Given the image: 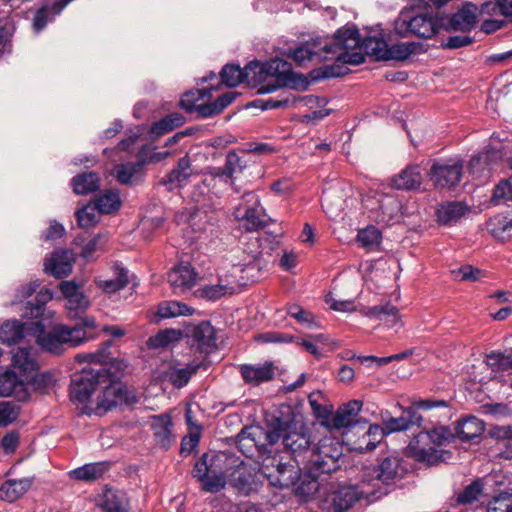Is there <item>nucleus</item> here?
I'll return each instance as SVG.
<instances>
[{
	"mask_svg": "<svg viewBox=\"0 0 512 512\" xmlns=\"http://www.w3.org/2000/svg\"><path fill=\"white\" fill-rule=\"evenodd\" d=\"M282 443L293 459L283 462L278 455H268L262 459L259 474L275 487H290L301 480L300 463L310 446L308 429L302 421L292 420L284 424Z\"/></svg>",
	"mask_w": 512,
	"mask_h": 512,
	"instance_id": "obj_1",
	"label": "nucleus"
},
{
	"mask_svg": "<svg viewBox=\"0 0 512 512\" xmlns=\"http://www.w3.org/2000/svg\"><path fill=\"white\" fill-rule=\"evenodd\" d=\"M326 51L333 52L331 58L345 64L358 65L365 61V55L376 60H385L388 44L382 37L360 39L356 28H341L334 37L333 44H326Z\"/></svg>",
	"mask_w": 512,
	"mask_h": 512,
	"instance_id": "obj_2",
	"label": "nucleus"
},
{
	"mask_svg": "<svg viewBox=\"0 0 512 512\" xmlns=\"http://www.w3.org/2000/svg\"><path fill=\"white\" fill-rule=\"evenodd\" d=\"M453 438L452 431L446 426L421 431L408 445L407 455L417 462L436 465L449 457V453L442 446L449 444Z\"/></svg>",
	"mask_w": 512,
	"mask_h": 512,
	"instance_id": "obj_3",
	"label": "nucleus"
},
{
	"mask_svg": "<svg viewBox=\"0 0 512 512\" xmlns=\"http://www.w3.org/2000/svg\"><path fill=\"white\" fill-rule=\"evenodd\" d=\"M114 365H117L118 369L127 367L123 361H116L111 364L109 369L105 368V381L99 383L95 401L87 406L88 415H103L117 405H131L137 402L134 392L117 380L119 375L111 373L110 370Z\"/></svg>",
	"mask_w": 512,
	"mask_h": 512,
	"instance_id": "obj_4",
	"label": "nucleus"
},
{
	"mask_svg": "<svg viewBox=\"0 0 512 512\" xmlns=\"http://www.w3.org/2000/svg\"><path fill=\"white\" fill-rule=\"evenodd\" d=\"M31 337L44 351L61 354L65 345L77 347L83 344L84 332L79 327L51 325L50 320H43L34 322Z\"/></svg>",
	"mask_w": 512,
	"mask_h": 512,
	"instance_id": "obj_5",
	"label": "nucleus"
},
{
	"mask_svg": "<svg viewBox=\"0 0 512 512\" xmlns=\"http://www.w3.org/2000/svg\"><path fill=\"white\" fill-rule=\"evenodd\" d=\"M343 447L337 438L325 436L319 440L309 457L301 460L304 469L312 475L329 474L339 469Z\"/></svg>",
	"mask_w": 512,
	"mask_h": 512,
	"instance_id": "obj_6",
	"label": "nucleus"
},
{
	"mask_svg": "<svg viewBox=\"0 0 512 512\" xmlns=\"http://www.w3.org/2000/svg\"><path fill=\"white\" fill-rule=\"evenodd\" d=\"M105 381V368L83 369L74 374L70 384V399L82 414H88L87 406L95 401L99 383Z\"/></svg>",
	"mask_w": 512,
	"mask_h": 512,
	"instance_id": "obj_7",
	"label": "nucleus"
},
{
	"mask_svg": "<svg viewBox=\"0 0 512 512\" xmlns=\"http://www.w3.org/2000/svg\"><path fill=\"white\" fill-rule=\"evenodd\" d=\"M442 26V21L429 14L410 17L407 12H401L395 21V31L402 37L413 34L421 38L433 37Z\"/></svg>",
	"mask_w": 512,
	"mask_h": 512,
	"instance_id": "obj_8",
	"label": "nucleus"
},
{
	"mask_svg": "<svg viewBox=\"0 0 512 512\" xmlns=\"http://www.w3.org/2000/svg\"><path fill=\"white\" fill-rule=\"evenodd\" d=\"M254 66L258 69L259 79L267 82L260 88L261 92L269 93L287 86L294 76L291 64L285 60L272 59Z\"/></svg>",
	"mask_w": 512,
	"mask_h": 512,
	"instance_id": "obj_9",
	"label": "nucleus"
},
{
	"mask_svg": "<svg viewBox=\"0 0 512 512\" xmlns=\"http://www.w3.org/2000/svg\"><path fill=\"white\" fill-rule=\"evenodd\" d=\"M364 206L369 211V217L380 224L389 225L399 218L400 203L390 195L378 194L364 199Z\"/></svg>",
	"mask_w": 512,
	"mask_h": 512,
	"instance_id": "obj_10",
	"label": "nucleus"
},
{
	"mask_svg": "<svg viewBox=\"0 0 512 512\" xmlns=\"http://www.w3.org/2000/svg\"><path fill=\"white\" fill-rule=\"evenodd\" d=\"M463 174V163L458 159L435 161L428 177L436 188H452L459 184Z\"/></svg>",
	"mask_w": 512,
	"mask_h": 512,
	"instance_id": "obj_11",
	"label": "nucleus"
},
{
	"mask_svg": "<svg viewBox=\"0 0 512 512\" xmlns=\"http://www.w3.org/2000/svg\"><path fill=\"white\" fill-rule=\"evenodd\" d=\"M244 204L247 206L242 210L241 206L236 207L233 214L239 221H244L247 231H256L266 226L264 209L261 207L260 200L254 192H246L242 196Z\"/></svg>",
	"mask_w": 512,
	"mask_h": 512,
	"instance_id": "obj_12",
	"label": "nucleus"
},
{
	"mask_svg": "<svg viewBox=\"0 0 512 512\" xmlns=\"http://www.w3.org/2000/svg\"><path fill=\"white\" fill-rule=\"evenodd\" d=\"M403 471L401 460L397 456H389L384 458L377 468L368 469L363 475L362 482L369 484L372 481H380L389 484L399 478Z\"/></svg>",
	"mask_w": 512,
	"mask_h": 512,
	"instance_id": "obj_13",
	"label": "nucleus"
},
{
	"mask_svg": "<svg viewBox=\"0 0 512 512\" xmlns=\"http://www.w3.org/2000/svg\"><path fill=\"white\" fill-rule=\"evenodd\" d=\"M27 376L17 375L10 369L0 367V397L14 396L18 400L28 398Z\"/></svg>",
	"mask_w": 512,
	"mask_h": 512,
	"instance_id": "obj_14",
	"label": "nucleus"
},
{
	"mask_svg": "<svg viewBox=\"0 0 512 512\" xmlns=\"http://www.w3.org/2000/svg\"><path fill=\"white\" fill-rule=\"evenodd\" d=\"M60 290L66 300L65 307L70 317H76L80 312L89 308L90 301L88 297L75 282L63 281L60 284Z\"/></svg>",
	"mask_w": 512,
	"mask_h": 512,
	"instance_id": "obj_15",
	"label": "nucleus"
},
{
	"mask_svg": "<svg viewBox=\"0 0 512 512\" xmlns=\"http://www.w3.org/2000/svg\"><path fill=\"white\" fill-rule=\"evenodd\" d=\"M74 254L70 249L55 250L52 256L45 260L44 271L56 278L68 276L72 272Z\"/></svg>",
	"mask_w": 512,
	"mask_h": 512,
	"instance_id": "obj_16",
	"label": "nucleus"
},
{
	"mask_svg": "<svg viewBox=\"0 0 512 512\" xmlns=\"http://www.w3.org/2000/svg\"><path fill=\"white\" fill-rule=\"evenodd\" d=\"M150 426L156 444L168 449L175 441L172 432L173 422L169 414L153 415L150 417Z\"/></svg>",
	"mask_w": 512,
	"mask_h": 512,
	"instance_id": "obj_17",
	"label": "nucleus"
},
{
	"mask_svg": "<svg viewBox=\"0 0 512 512\" xmlns=\"http://www.w3.org/2000/svg\"><path fill=\"white\" fill-rule=\"evenodd\" d=\"M362 483L361 490L355 486H342L332 493L331 503L334 512H344L351 508L353 504L363 495H369L371 492L364 489Z\"/></svg>",
	"mask_w": 512,
	"mask_h": 512,
	"instance_id": "obj_18",
	"label": "nucleus"
},
{
	"mask_svg": "<svg viewBox=\"0 0 512 512\" xmlns=\"http://www.w3.org/2000/svg\"><path fill=\"white\" fill-rule=\"evenodd\" d=\"M34 322L22 323L19 320H8L0 327V341L4 344H16L22 339L32 336Z\"/></svg>",
	"mask_w": 512,
	"mask_h": 512,
	"instance_id": "obj_19",
	"label": "nucleus"
},
{
	"mask_svg": "<svg viewBox=\"0 0 512 512\" xmlns=\"http://www.w3.org/2000/svg\"><path fill=\"white\" fill-rule=\"evenodd\" d=\"M362 402L351 400L338 408L336 413L330 419L329 425L335 429L352 427L358 424L357 416L362 408Z\"/></svg>",
	"mask_w": 512,
	"mask_h": 512,
	"instance_id": "obj_20",
	"label": "nucleus"
},
{
	"mask_svg": "<svg viewBox=\"0 0 512 512\" xmlns=\"http://www.w3.org/2000/svg\"><path fill=\"white\" fill-rule=\"evenodd\" d=\"M275 370L273 363L268 361L257 365L243 364L240 366V373L244 381L254 386L272 380Z\"/></svg>",
	"mask_w": 512,
	"mask_h": 512,
	"instance_id": "obj_21",
	"label": "nucleus"
},
{
	"mask_svg": "<svg viewBox=\"0 0 512 512\" xmlns=\"http://www.w3.org/2000/svg\"><path fill=\"white\" fill-rule=\"evenodd\" d=\"M326 44H333V40L330 42L325 41L323 44L321 42L307 43L294 49L290 52L289 56L299 65H303L306 61H310L315 57L323 60H335V58H331L333 52L326 51L324 47Z\"/></svg>",
	"mask_w": 512,
	"mask_h": 512,
	"instance_id": "obj_22",
	"label": "nucleus"
},
{
	"mask_svg": "<svg viewBox=\"0 0 512 512\" xmlns=\"http://www.w3.org/2000/svg\"><path fill=\"white\" fill-rule=\"evenodd\" d=\"M110 462H95L85 464L69 472V477L83 482H93L101 479L109 470Z\"/></svg>",
	"mask_w": 512,
	"mask_h": 512,
	"instance_id": "obj_23",
	"label": "nucleus"
},
{
	"mask_svg": "<svg viewBox=\"0 0 512 512\" xmlns=\"http://www.w3.org/2000/svg\"><path fill=\"white\" fill-rule=\"evenodd\" d=\"M193 174L191 160L188 156H184L178 160L174 169H172L163 179L164 185H169V189L180 187L188 181Z\"/></svg>",
	"mask_w": 512,
	"mask_h": 512,
	"instance_id": "obj_24",
	"label": "nucleus"
},
{
	"mask_svg": "<svg viewBox=\"0 0 512 512\" xmlns=\"http://www.w3.org/2000/svg\"><path fill=\"white\" fill-rule=\"evenodd\" d=\"M52 293L48 289H41L35 299V303L28 302L23 316L30 318H40L39 321L50 320L54 312L46 310L45 304L52 299Z\"/></svg>",
	"mask_w": 512,
	"mask_h": 512,
	"instance_id": "obj_25",
	"label": "nucleus"
},
{
	"mask_svg": "<svg viewBox=\"0 0 512 512\" xmlns=\"http://www.w3.org/2000/svg\"><path fill=\"white\" fill-rule=\"evenodd\" d=\"M384 437V430L381 425H370L357 440L351 442V449L359 453L369 452L377 446Z\"/></svg>",
	"mask_w": 512,
	"mask_h": 512,
	"instance_id": "obj_26",
	"label": "nucleus"
},
{
	"mask_svg": "<svg viewBox=\"0 0 512 512\" xmlns=\"http://www.w3.org/2000/svg\"><path fill=\"white\" fill-rule=\"evenodd\" d=\"M422 174L418 165H411L393 177V187L401 190H416L422 184Z\"/></svg>",
	"mask_w": 512,
	"mask_h": 512,
	"instance_id": "obj_27",
	"label": "nucleus"
},
{
	"mask_svg": "<svg viewBox=\"0 0 512 512\" xmlns=\"http://www.w3.org/2000/svg\"><path fill=\"white\" fill-rule=\"evenodd\" d=\"M196 281V273L189 264H180L168 273V282L180 291L191 288Z\"/></svg>",
	"mask_w": 512,
	"mask_h": 512,
	"instance_id": "obj_28",
	"label": "nucleus"
},
{
	"mask_svg": "<svg viewBox=\"0 0 512 512\" xmlns=\"http://www.w3.org/2000/svg\"><path fill=\"white\" fill-rule=\"evenodd\" d=\"M468 211L469 208L462 202H446L437 208V220L442 225H451L466 215Z\"/></svg>",
	"mask_w": 512,
	"mask_h": 512,
	"instance_id": "obj_29",
	"label": "nucleus"
},
{
	"mask_svg": "<svg viewBox=\"0 0 512 512\" xmlns=\"http://www.w3.org/2000/svg\"><path fill=\"white\" fill-rule=\"evenodd\" d=\"M237 291V282L235 280L219 278L215 285H205L198 290L200 297L207 300L216 301L222 296L232 295Z\"/></svg>",
	"mask_w": 512,
	"mask_h": 512,
	"instance_id": "obj_30",
	"label": "nucleus"
},
{
	"mask_svg": "<svg viewBox=\"0 0 512 512\" xmlns=\"http://www.w3.org/2000/svg\"><path fill=\"white\" fill-rule=\"evenodd\" d=\"M12 366L18 369L20 373L26 374L36 371L38 364L35 353L31 347H19L12 351Z\"/></svg>",
	"mask_w": 512,
	"mask_h": 512,
	"instance_id": "obj_31",
	"label": "nucleus"
},
{
	"mask_svg": "<svg viewBox=\"0 0 512 512\" xmlns=\"http://www.w3.org/2000/svg\"><path fill=\"white\" fill-rule=\"evenodd\" d=\"M72 0H58L52 4L44 5L35 13L33 19V28L36 32L45 28L48 22L52 21L54 17L61 13L67 4Z\"/></svg>",
	"mask_w": 512,
	"mask_h": 512,
	"instance_id": "obj_32",
	"label": "nucleus"
},
{
	"mask_svg": "<svg viewBox=\"0 0 512 512\" xmlns=\"http://www.w3.org/2000/svg\"><path fill=\"white\" fill-rule=\"evenodd\" d=\"M364 315L384 322L389 328H394L398 324L402 326L397 307L389 303L368 308Z\"/></svg>",
	"mask_w": 512,
	"mask_h": 512,
	"instance_id": "obj_33",
	"label": "nucleus"
},
{
	"mask_svg": "<svg viewBox=\"0 0 512 512\" xmlns=\"http://www.w3.org/2000/svg\"><path fill=\"white\" fill-rule=\"evenodd\" d=\"M421 419L422 417L418 415L416 411L413 409H407L400 417H391L388 420H385L381 427L384 430V435H386L393 432L407 430L410 426L419 424Z\"/></svg>",
	"mask_w": 512,
	"mask_h": 512,
	"instance_id": "obj_34",
	"label": "nucleus"
},
{
	"mask_svg": "<svg viewBox=\"0 0 512 512\" xmlns=\"http://www.w3.org/2000/svg\"><path fill=\"white\" fill-rule=\"evenodd\" d=\"M142 170L143 164L141 162L120 163L114 166L112 175L120 184H135L140 179Z\"/></svg>",
	"mask_w": 512,
	"mask_h": 512,
	"instance_id": "obj_35",
	"label": "nucleus"
},
{
	"mask_svg": "<svg viewBox=\"0 0 512 512\" xmlns=\"http://www.w3.org/2000/svg\"><path fill=\"white\" fill-rule=\"evenodd\" d=\"M477 7L471 3L466 4L449 20V28L453 30L469 31L476 23Z\"/></svg>",
	"mask_w": 512,
	"mask_h": 512,
	"instance_id": "obj_36",
	"label": "nucleus"
},
{
	"mask_svg": "<svg viewBox=\"0 0 512 512\" xmlns=\"http://www.w3.org/2000/svg\"><path fill=\"white\" fill-rule=\"evenodd\" d=\"M191 337L202 351H208L216 346L215 330L207 321L194 326L191 331Z\"/></svg>",
	"mask_w": 512,
	"mask_h": 512,
	"instance_id": "obj_37",
	"label": "nucleus"
},
{
	"mask_svg": "<svg viewBox=\"0 0 512 512\" xmlns=\"http://www.w3.org/2000/svg\"><path fill=\"white\" fill-rule=\"evenodd\" d=\"M487 230L496 239L505 241L512 237V215H495L487 222Z\"/></svg>",
	"mask_w": 512,
	"mask_h": 512,
	"instance_id": "obj_38",
	"label": "nucleus"
},
{
	"mask_svg": "<svg viewBox=\"0 0 512 512\" xmlns=\"http://www.w3.org/2000/svg\"><path fill=\"white\" fill-rule=\"evenodd\" d=\"M31 484L28 478L8 480L0 487V499L14 502L29 490Z\"/></svg>",
	"mask_w": 512,
	"mask_h": 512,
	"instance_id": "obj_39",
	"label": "nucleus"
},
{
	"mask_svg": "<svg viewBox=\"0 0 512 512\" xmlns=\"http://www.w3.org/2000/svg\"><path fill=\"white\" fill-rule=\"evenodd\" d=\"M92 201L98 208V212L102 214L114 213L121 207V199L117 190H106L97 195Z\"/></svg>",
	"mask_w": 512,
	"mask_h": 512,
	"instance_id": "obj_40",
	"label": "nucleus"
},
{
	"mask_svg": "<svg viewBox=\"0 0 512 512\" xmlns=\"http://www.w3.org/2000/svg\"><path fill=\"white\" fill-rule=\"evenodd\" d=\"M72 185L76 194L86 195L99 188L100 178L95 172L81 173L72 179Z\"/></svg>",
	"mask_w": 512,
	"mask_h": 512,
	"instance_id": "obj_41",
	"label": "nucleus"
},
{
	"mask_svg": "<svg viewBox=\"0 0 512 512\" xmlns=\"http://www.w3.org/2000/svg\"><path fill=\"white\" fill-rule=\"evenodd\" d=\"M485 430L483 421L475 416H469L460 421L457 426V434L463 441L479 437Z\"/></svg>",
	"mask_w": 512,
	"mask_h": 512,
	"instance_id": "obj_42",
	"label": "nucleus"
},
{
	"mask_svg": "<svg viewBox=\"0 0 512 512\" xmlns=\"http://www.w3.org/2000/svg\"><path fill=\"white\" fill-rule=\"evenodd\" d=\"M223 454H204L202 458L197 461L193 468V477L201 483L209 476L215 467L222 461Z\"/></svg>",
	"mask_w": 512,
	"mask_h": 512,
	"instance_id": "obj_43",
	"label": "nucleus"
},
{
	"mask_svg": "<svg viewBox=\"0 0 512 512\" xmlns=\"http://www.w3.org/2000/svg\"><path fill=\"white\" fill-rule=\"evenodd\" d=\"M193 313L194 309L192 307L178 301H164L159 304L157 310V316L160 319L190 316Z\"/></svg>",
	"mask_w": 512,
	"mask_h": 512,
	"instance_id": "obj_44",
	"label": "nucleus"
},
{
	"mask_svg": "<svg viewBox=\"0 0 512 512\" xmlns=\"http://www.w3.org/2000/svg\"><path fill=\"white\" fill-rule=\"evenodd\" d=\"M100 506L105 512H126L127 501L123 493L107 489L103 493Z\"/></svg>",
	"mask_w": 512,
	"mask_h": 512,
	"instance_id": "obj_45",
	"label": "nucleus"
},
{
	"mask_svg": "<svg viewBox=\"0 0 512 512\" xmlns=\"http://www.w3.org/2000/svg\"><path fill=\"white\" fill-rule=\"evenodd\" d=\"M184 122V116L178 112H174L155 122L151 127V133L155 137H159L177 127H180Z\"/></svg>",
	"mask_w": 512,
	"mask_h": 512,
	"instance_id": "obj_46",
	"label": "nucleus"
},
{
	"mask_svg": "<svg viewBox=\"0 0 512 512\" xmlns=\"http://www.w3.org/2000/svg\"><path fill=\"white\" fill-rule=\"evenodd\" d=\"M251 67L252 64H249L245 70H242L238 65L227 64L220 72L221 80L228 87H236L244 81L247 77L246 70Z\"/></svg>",
	"mask_w": 512,
	"mask_h": 512,
	"instance_id": "obj_47",
	"label": "nucleus"
},
{
	"mask_svg": "<svg viewBox=\"0 0 512 512\" xmlns=\"http://www.w3.org/2000/svg\"><path fill=\"white\" fill-rule=\"evenodd\" d=\"M486 364L495 372L512 370V349L493 351L486 356Z\"/></svg>",
	"mask_w": 512,
	"mask_h": 512,
	"instance_id": "obj_48",
	"label": "nucleus"
},
{
	"mask_svg": "<svg viewBox=\"0 0 512 512\" xmlns=\"http://www.w3.org/2000/svg\"><path fill=\"white\" fill-rule=\"evenodd\" d=\"M320 99L314 95L305 96L299 99L293 97L292 99L289 97H281L277 99H268L265 101L263 108L264 109H276L280 107L289 106L291 103L294 104L296 102L301 103L308 107H313V105H319Z\"/></svg>",
	"mask_w": 512,
	"mask_h": 512,
	"instance_id": "obj_49",
	"label": "nucleus"
},
{
	"mask_svg": "<svg viewBox=\"0 0 512 512\" xmlns=\"http://www.w3.org/2000/svg\"><path fill=\"white\" fill-rule=\"evenodd\" d=\"M181 336L182 333L179 330L166 329L150 337L147 341V345L152 349L165 348L170 344L180 340Z\"/></svg>",
	"mask_w": 512,
	"mask_h": 512,
	"instance_id": "obj_50",
	"label": "nucleus"
},
{
	"mask_svg": "<svg viewBox=\"0 0 512 512\" xmlns=\"http://www.w3.org/2000/svg\"><path fill=\"white\" fill-rule=\"evenodd\" d=\"M199 365L188 364L182 368H172L168 373L169 381L173 386L181 388L185 386L193 374L197 372Z\"/></svg>",
	"mask_w": 512,
	"mask_h": 512,
	"instance_id": "obj_51",
	"label": "nucleus"
},
{
	"mask_svg": "<svg viewBox=\"0 0 512 512\" xmlns=\"http://www.w3.org/2000/svg\"><path fill=\"white\" fill-rule=\"evenodd\" d=\"M100 214L95 203L91 201L88 205L76 212L79 226L82 228H90L96 225L99 221Z\"/></svg>",
	"mask_w": 512,
	"mask_h": 512,
	"instance_id": "obj_52",
	"label": "nucleus"
},
{
	"mask_svg": "<svg viewBox=\"0 0 512 512\" xmlns=\"http://www.w3.org/2000/svg\"><path fill=\"white\" fill-rule=\"evenodd\" d=\"M128 284V270L124 268H116L115 278L108 280H100L98 282L101 287L107 293L116 292L124 288Z\"/></svg>",
	"mask_w": 512,
	"mask_h": 512,
	"instance_id": "obj_53",
	"label": "nucleus"
},
{
	"mask_svg": "<svg viewBox=\"0 0 512 512\" xmlns=\"http://www.w3.org/2000/svg\"><path fill=\"white\" fill-rule=\"evenodd\" d=\"M232 485L239 493L244 495H249L256 490L252 475L240 469L233 473Z\"/></svg>",
	"mask_w": 512,
	"mask_h": 512,
	"instance_id": "obj_54",
	"label": "nucleus"
},
{
	"mask_svg": "<svg viewBox=\"0 0 512 512\" xmlns=\"http://www.w3.org/2000/svg\"><path fill=\"white\" fill-rule=\"evenodd\" d=\"M225 474L221 467H215L213 471L202 482V489L206 492L216 493L225 487Z\"/></svg>",
	"mask_w": 512,
	"mask_h": 512,
	"instance_id": "obj_55",
	"label": "nucleus"
},
{
	"mask_svg": "<svg viewBox=\"0 0 512 512\" xmlns=\"http://www.w3.org/2000/svg\"><path fill=\"white\" fill-rule=\"evenodd\" d=\"M322 473L310 474L308 470H305L304 478L298 486V492L306 498L315 495L320 488L319 477Z\"/></svg>",
	"mask_w": 512,
	"mask_h": 512,
	"instance_id": "obj_56",
	"label": "nucleus"
},
{
	"mask_svg": "<svg viewBox=\"0 0 512 512\" xmlns=\"http://www.w3.org/2000/svg\"><path fill=\"white\" fill-rule=\"evenodd\" d=\"M512 200V176L501 180L494 189L492 202L496 205Z\"/></svg>",
	"mask_w": 512,
	"mask_h": 512,
	"instance_id": "obj_57",
	"label": "nucleus"
},
{
	"mask_svg": "<svg viewBox=\"0 0 512 512\" xmlns=\"http://www.w3.org/2000/svg\"><path fill=\"white\" fill-rule=\"evenodd\" d=\"M209 95L210 90L206 88L201 90L189 91L182 96L180 100V106L187 112L196 111V107L198 106L197 102Z\"/></svg>",
	"mask_w": 512,
	"mask_h": 512,
	"instance_id": "obj_58",
	"label": "nucleus"
},
{
	"mask_svg": "<svg viewBox=\"0 0 512 512\" xmlns=\"http://www.w3.org/2000/svg\"><path fill=\"white\" fill-rule=\"evenodd\" d=\"M20 414V407L12 402L0 401V427L13 423Z\"/></svg>",
	"mask_w": 512,
	"mask_h": 512,
	"instance_id": "obj_59",
	"label": "nucleus"
},
{
	"mask_svg": "<svg viewBox=\"0 0 512 512\" xmlns=\"http://www.w3.org/2000/svg\"><path fill=\"white\" fill-rule=\"evenodd\" d=\"M488 512H512V494L502 492L493 497L487 507Z\"/></svg>",
	"mask_w": 512,
	"mask_h": 512,
	"instance_id": "obj_60",
	"label": "nucleus"
},
{
	"mask_svg": "<svg viewBox=\"0 0 512 512\" xmlns=\"http://www.w3.org/2000/svg\"><path fill=\"white\" fill-rule=\"evenodd\" d=\"M381 235L375 227H367L357 234V241L367 249H373L380 243Z\"/></svg>",
	"mask_w": 512,
	"mask_h": 512,
	"instance_id": "obj_61",
	"label": "nucleus"
},
{
	"mask_svg": "<svg viewBox=\"0 0 512 512\" xmlns=\"http://www.w3.org/2000/svg\"><path fill=\"white\" fill-rule=\"evenodd\" d=\"M414 49V43H397L388 46L385 60H405L414 52Z\"/></svg>",
	"mask_w": 512,
	"mask_h": 512,
	"instance_id": "obj_62",
	"label": "nucleus"
},
{
	"mask_svg": "<svg viewBox=\"0 0 512 512\" xmlns=\"http://www.w3.org/2000/svg\"><path fill=\"white\" fill-rule=\"evenodd\" d=\"M226 171L233 179L234 174L242 173L248 166V161L244 156H239L235 151L228 152L226 156Z\"/></svg>",
	"mask_w": 512,
	"mask_h": 512,
	"instance_id": "obj_63",
	"label": "nucleus"
},
{
	"mask_svg": "<svg viewBox=\"0 0 512 512\" xmlns=\"http://www.w3.org/2000/svg\"><path fill=\"white\" fill-rule=\"evenodd\" d=\"M482 492V484L479 480L474 481L459 493L457 501L462 504L472 503L477 500Z\"/></svg>",
	"mask_w": 512,
	"mask_h": 512,
	"instance_id": "obj_64",
	"label": "nucleus"
}]
</instances>
